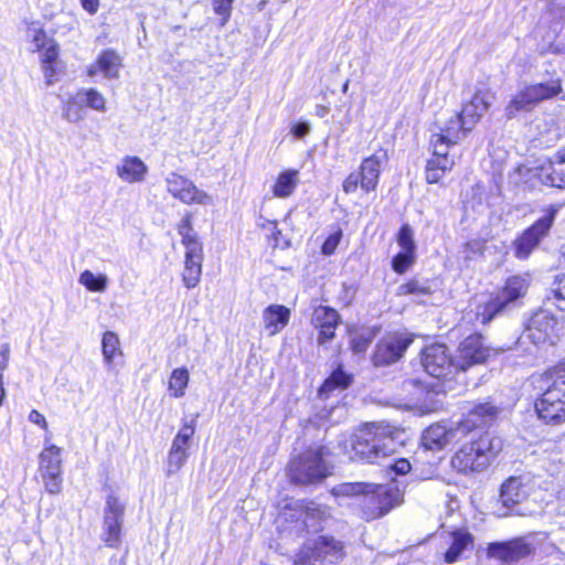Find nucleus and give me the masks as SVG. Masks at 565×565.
<instances>
[{
	"label": "nucleus",
	"instance_id": "1",
	"mask_svg": "<svg viewBox=\"0 0 565 565\" xmlns=\"http://www.w3.org/2000/svg\"><path fill=\"white\" fill-rule=\"evenodd\" d=\"M334 493L347 497L363 494L361 515L367 522L386 515L403 502V492L394 484L343 483L334 489Z\"/></svg>",
	"mask_w": 565,
	"mask_h": 565
},
{
	"label": "nucleus",
	"instance_id": "2",
	"mask_svg": "<svg viewBox=\"0 0 565 565\" xmlns=\"http://www.w3.org/2000/svg\"><path fill=\"white\" fill-rule=\"evenodd\" d=\"M343 450L350 459L376 462L395 451V441L388 426L369 423L343 441Z\"/></svg>",
	"mask_w": 565,
	"mask_h": 565
},
{
	"label": "nucleus",
	"instance_id": "3",
	"mask_svg": "<svg viewBox=\"0 0 565 565\" xmlns=\"http://www.w3.org/2000/svg\"><path fill=\"white\" fill-rule=\"evenodd\" d=\"M533 385L542 391L535 401V412L541 420L550 425L565 423V374L554 369L532 376Z\"/></svg>",
	"mask_w": 565,
	"mask_h": 565
},
{
	"label": "nucleus",
	"instance_id": "4",
	"mask_svg": "<svg viewBox=\"0 0 565 565\" xmlns=\"http://www.w3.org/2000/svg\"><path fill=\"white\" fill-rule=\"evenodd\" d=\"M499 451V441L488 434L465 443L452 456L451 466L460 473H472L486 470Z\"/></svg>",
	"mask_w": 565,
	"mask_h": 565
},
{
	"label": "nucleus",
	"instance_id": "5",
	"mask_svg": "<svg viewBox=\"0 0 565 565\" xmlns=\"http://www.w3.org/2000/svg\"><path fill=\"white\" fill-rule=\"evenodd\" d=\"M562 92L563 87L559 78L524 85L511 95L504 107V116L507 119H513L521 114L531 113L540 103L552 99Z\"/></svg>",
	"mask_w": 565,
	"mask_h": 565
},
{
	"label": "nucleus",
	"instance_id": "6",
	"mask_svg": "<svg viewBox=\"0 0 565 565\" xmlns=\"http://www.w3.org/2000/svg\"><path fill=\"white\" fill-rule=\"evenodd\" d=\"M530 286L527 275L511 276L507 279L504 287L495 295L478 302L476 308V320L482 324L490 322L499 312L510 303L522 298Z\"/></svg>",
	"mask_w": 565,
	"mask_h": 565
},
{
	"label": "nucleus",
	"instance_id": "7",
	"mask_svg": "<svg viewBox=\"0 0 565 565\" xmlns=\"http://www.w3.org/2000/svg\"><path fill=\"white\" fill-rule=\"evenodd\" d=\"M514 174L518 182H523L530 186L536 183L565 189V148L559 149L552 158L535 168L520 166Z\"/></svg>",
	"mask_w": 565,
	"mask_h": 565
},
{
	"label": "nucleus",
	"instance_id": "8",
	"mask_svg": "<svg viewBox=\"0 0 565 565\" xmlns=\"http://www.w3.org/2000/svg\"><path fill=\"white\" fill-rule=\"evenodd\" d=\"M326 456V448L317 446L294 458L288 467L290 480L298 484H309L327 478L330 471L324 460Z\"/></svg>",
	"mask_w": 565,
	"mask_h": 565
},
{
	"label": "nucleus",
	"instance_id": "9",
	"mask_svg": "<svg viewBox=\"0 0 565 565\" xmlns=\"http://www.w3.org/2000/svg\"><path fill=\"white\" fill-rule=\"evenodd\" d=\"M344 546L341 541L320 535L306 541L296 555L294 565H327L342 559Z\"/></svg>",
	"mask_w": 565,
	"mask_h": 565
},
{
	"label": "nucleus",
	"instance_id": "10",
	"mask_svg": "<svg viewBox=\"0 0 565 565\" xmlns=\"http://www.w3.org/2000/svg\"><path fill=\"white\" fill-rule=\"evenodd\" d=\"M52 435L44 437V447L39 455V472L50 494H58L63 483L62 448L51 443Z\"/></svg>",
	"mask_w": 565,
	"mask_h": 565
},
{
	"label": "nucleus",
	"instance_id": "11",
	"mask_svg": "<svg viewBox=\"0 0 565 565\" xmlns=\"http://www.w3.org/2000/svg\"><path fill=\"white\" fill-rule=\"evenodd\" d=\"M196 429V418L184 419L174 436L167 456L166 473L171 477L178 473L190 457V448Z\"/></svg>",
	"mask_w": 565,
	"mask_h": 565
},
{
	"label": "nucleus",
	"instance_id": "12",
	"mask_svg": "<svg viewBox=\"0 0 565 565\" xmlns=\"http://www.w3.org/2000/svg\"><path fill=\"white\" fill-rule=\"evenodd\" d=\"M167 191L180 202L191 205H212V195L199 189L190 179L177 172H170L166 179Z\"/></svg>",
	"mask_w": 565,
	"mask_h": 565
},
{
	"label": "nucleus",
	"instance_id": "13",
	"mask_svg": "<svg viewBox=\"0 0 565 565\" xmlns=\"http://www.w3.org/2000/svg\"><path fill=\"white\" fill-rule=\"evenodd\" d=\"M124 513L125 504L116 494L109 493L104 508L102 535L103 541L108 547H117L120 544Z\"/></svg>",
	"mask_w": 565,
	"mask_h": 565
},
{
	"label": "nucleus",
	"instance_id": "14",
	"mask_svg": "<svg viewBox=\"0 0 565 565\" xmlns=\"http://www.w3.org/2000/svg\"><path fill=\"white\" fill-rule=\"evenodd\" d=\"M531 492V486L527 478L523 476L510 477L500 488V499L502 508L497 511L499 516H507L510 513H520L518 507L524 502Z\"/></svg>",
	"mask_w": 565,
	"mask_h": 565
},
{
	"label": "nucleus",
	"instance_id": "15",
	"mask_svg": "<svg viewBox=\"0 0 565 565\" xmlns=\"http://www.w3.org/2000/svg\"><path fill=\"white\" fill-rule=\"evenodd\" d=\"M557 210L550 207L545 215L539 218L530 228H527L515 242V256L526 258L534 248L537 247L544 236L547 235Z\"/></svg>",
	"mask_w": 565,
	"mask_h": 565
},
{
	"label": "nucleus",
	"instance_id": "16",
	"mask_svg": "<svg viewBox=\"0 0 565 565\" xmlns=\"http://www.w3.org/2000/svg\"><path fill=\"white\" fill-rule=\"evenodd\" d=\"M413 340V335L406 332L386 334L376 345L373 354L374 364L387 365L398 361Z\"/></svg>",
	"mask_w": 565,
	"mask_h": 565
},
{
	"label": "nucleus",
	"instance_id": "17",
	"mask_svg": "<svg viewBox=\"0 0 565 565\" xmlns=\"http://www.w3.org/2000/svg\"><path fill=\"white\" fill-rule=\"evenodd\" d=\"M557 321L548 312L542 310L534 313L522 333L523 341L535 345L554 343L557 338Z\"/></svg>",
	"mask_w": 565,
	"mask_h": 565
},
{
	"label": "nucleus",
	"instance_id": "18",
	"mask_svg": "<svg viewBox=\"0 0 565 565\" xmlns=\"http://www.w3.org/2000/svg\"><path fill=\"white\" fill-rule=\"evenodd\" d=\"M422 364L425 371L436 379L447 377L458 369L456 359L451 360L444 344L435 343L424 349Z\"/></svg>",
	"mask_w": 565,
	"mask_h": 565
},
{
	"label": "nucleus",
	"instance_id": "19",
	"mask_svg": "<svg viewBox=\"0 0 565 565\" xmlns=\"http://www.w3.org/2000/svg\"><path fill=\"white\" fill-rule=\"evenodd\" d=\"M499 412V407L490 402L476 404L457 423L458 430L465 436L476 429L487 428L497 420Z\"/></svg>",
	"mask_w": 565,
	"mask_h": 565
},
{
	"label": "nucleus",
	"instance_id": "20",
	"mask_svg": "<svg viewBox=\"0 0 565 565\" xmlns=\"http://www.w3.org/2000/svg\"><path fill=\"white\" fill-rule=\"evenodd\" d=\"M471 128H467L463 119L458 115L451 116L437 131L430 136V147H437V151H444L460 142Z\"/></svg>",
	"mask_w": 565,
	"mask_h": 565
},
{
	"label": "nucleus",
	"instance_id": "21",
	"mask_svg": "<svg viewBox=\"0 0 565 565\" xmlns=\"http://www.w3.org/2000/svg\"><path fill=\"white\" fill-rule=\"evenodd\" d=\"M491 350L484 345L479 334L467 337L459 345L456 363L459 370L466 371L475 364L484 363L490 356Z\"/></svg>",
	"mask_w": 565,
	"mask_h": 565
},
{
	"label": "nucleus",
	"instance_id": "22",
	"mask_svg": "<svg viewBox=\"0 0 565 565\" xmlns=\"http://www.w3.org/2000/svg\"><path fill=\"white\" fill-rule=\"evenodd\" d=\"M494 96L489 89H478L471 99L462 105L458 115L463 119L467 128L471 130L489 110Z\"/></svg>",
	"mask_w": 565,
	"mask_h": 565
},
{
	"label": "nucleus",
	"instance_id": "23",
	"mask_svg": "<svg viewBox=\"0 0 565 565\" xmlns=\"http://www.w3.org/2000/svg\"><path fill=\"white\" fill-rule=\"evenodd\" d=\"M388 161L387 151L384 149L376 150L370 157L363 159L360 164L359 174L361 177V189L369 193L377 186L381 168Z\"/></svg>",
	"mask_w": 565,
	"mask_h": 565
},
{
	"label": "nucleus",
	"instance_id": "24",
	"mask_svg": "<svg viewBox=\"0 0 565 565\" xmlns=\"http://www.w3.org/2000/svg\"><path fill=\"white\" fill-rule=\"evenodd\" d=\"M461 434L456 426L434 424L426 428L422 435V445L428 450H440L450 443L461 438Z\"/></svg>",
	"mask_w": 565,
	"mask_h": 565
},
{
	"label": "nucleus",
	"instance_id": "25",
	"mask_svg": "<svg viewBox=\"0 0 565 565\" xmlns=\"http://www.w3.org/2000/svg\"><path fill=\"white\" fill-rule=\"evenodd\" d=\"M148 171L146 162L141 158L131 154L124 156L115 167L116 175L122 182L129 184L142 183Z\"/></svg>",
	"mask_w": 565,
	"mask_h": 565
},
{
	"label": "nucleus",
	"instance_id": "26",
	"mask_svg": "<svg viewBox=\"0 0 565 565\" xmlns=\"http://www.w3.org/2000/svg\"><path fill=\"white\" fill-rule=\"evenodd\" d=\"M531 553V544L523 540H514L507 543H491L488 547V555L502 562H515Z\"/></svg>",
	"mask_w": 565,
	"mask_h": 565
},
{
	"label": "nucleus",
	"instance_id": "27",
	"mask_svg": "<svg viewBox=\"0 0 565 565\" xmlns=\"http://www.w3.org/2000/svg\"><path fill=\"white\" fill-rule=\"evenodd\" d=\"M339 320V313L330 307L319 306L315 309L312 323L320 330L317 340L319 344H326L328 341L333 339Z\"/></svg>",
	"mask_w": 565,
	"mask_h": 565
},
{
	"label": "nucleus",
	"instance_id": "28",
	"mask_svg": "<svg viewBox=\"0 0 565 565\" xmlns=\"http://www.w3.org/2000/svg\"><path fill=\"white\" fill-rule=\"evenodd\" d=\"M121 57L111 49L104 50L99 53L96 61L87 66V75L93 77L97 73H102L107 79L119 77L121 68Z\"/></svg>",
	"mask_w": 565,
	"mask_h": 565
},
{
	"label": "nucleus",
	"instance_id": "29",
	"mask_svg": "<svg viewBox=\"0 0 565 565\" xmlns=\"http://www.w3.org/2000/svg\"><path fill=\"white\" fill-rule=\"evenodd\" d=\"M178 233L185 248L184 258H203V246L192 225L191 214H186L178 224Z\"/></svg>",
	"mask_w": 565,
	"mask_h": 565
},
{
	"label": "nucleus",
	"instance_id": "30",
	"mask_svg": "<svg viewBox=\"0 0 565 565\" xmlns=\"http://www.w3.org/2000/svg\"><path fill=\"white\" fill-rule=\"evenodd\" d=\"M290 310L282 305H269L263 311L262 319L269 337L278 334L290 320Z\"/></svg>",
	"mask_w": 565,
	"mask_h": 565
},
{
	"label": "nucleus",
	"instance_id": "31",
	"mask_svg": "<svg viewBox=\"0 0 565 565\" xmlns=\"http://www.w3.org/2000/svg\"><path fill=\"white\" fill-rule=\"evenodd\" d=\"M433 156L426 164V180L428 183H437L446 172L450 171L455 161L448 157V149L437 151V147H431Z\"/></svg>",
	"mask_w": 565,
	"mask_h": 565
},
{
	"label": "nucleus",
	"instance_id": "32",
	"mask_svg": "<svg viewBox=\"0 0 565 565\" xmlns=\"http://www.w3.org/2000/svg\"><path fill=\"white\" fill-rule=\"evenodd\" d=\"M330 515V511L326 505L309 502L302 512V523L307 531L318 532L322 530Z\"/></svg>",
	"mask_w": 565,
	"mask_h": 565
},
{
	"label": "nucleus",
	"instance_id": "33",
	"mask_svg": "<svg viewBox=\"0 0 565 565\" xmlns=\"http://www.w3.org/2000/svg\"><path fill=\"white\" fill-rule=\"evenodd\" d=\"M299 183V171L288 169L280 172L271 186V192L275 198L286 199L289 198L296 190Z\"/></svg>",
	"mask_w": 565,
	"mask_h": 565
},
{
	"label": "nucleus",
	"instance_id": "34",
	"mask_svg": "<svg viewBox=\"0 0 565 565\" xmlns=\"http://www.w3.org/2000/svg\"><path fill=\"white\" fill-rule=\"evenodd\" d=\"M561 31V22H555L550 26L539 44L541 53H565V41L562 39Z\"/></svg>",
	"mask_w": 565,
	"mask_h": 565
},
{
	"label": "nucleus",
	"instance_id": "35",
	"mask_svg": "<svg viewBox=\"0 0 565 565\" xmlns=\"http://www.w3.org/2000/svg\"><path fill=\"white\" fill-rule=\"evenodd\" d=\"M78 92L68 95L62 106V117L70 124H78L86 118V109Z\"/></svg>",
	"mask_w": 565,
	"mask_h": 565
},
{
	"label": "nucleus",
	"instance_id": "36",
	"mask_svg": "<svg viewBox=\"0 0 565 565\" xmlns=\"http://www.w3.org/2000/svg\"><path fill=\"white\" fill-rule=\"evenodd\" d=\"M26 35L33 46V50L41 54L46 51L51 44L58 49L55 40L46 35V32L39 22H32L29 24Z\"/></svg>",
	"mask_w": 565,
	"mask_h": 565
},
{
	"label": "nucleus",
	"instance_id": "37",
	"mask_svg": "<svg viewBox=\"0 0 565 565\" xmlns=\"http://www.w3.org/2000/svg\"><path fill=\"white\" fill-rule=\"evenodd\" d=\"M351 384V376L343 372L342 367H338L324 381L319 388V397L328 398V396L335 390H344Z\"/></svg>",
	"mask_w": 565,
	"mask_h": 565
},
{
	"label": "nucleus",
	"instance_id": "38",
	"mask_svg": "<svg viewBox=\"0 0 565 565\" xmlns=\"http://www.w3.org/2000/svg\"><path fill=\"white\" fill-rule=\"evenodd\" d=\"M190 382V374L185 367L172 370L168 381V392L173 398H181L185 395Z\"/></svg>",
	"mask_w": 565,
	"mask_h": 565
},
{
	"label": "nucleus",
	"instance_id": "39",
	"mask_svg": "<svg viewBox=\"0 0 565 565\" xmlns=\"http://www.w3.org/2000/svg\"><path fill=\"white\" fill-rule=\"evenodd\" d=\"M472 544V536L462 531L454 532L451 534V545L445 553V561L447 563H455L459 559L460 555Z\"/></svg>",
	"mask_w": 565,
	"mask_h": 565
},
{
	"label": "nucleus",
	"instance_id": "40",
	"mask_svg": "<svg viewBox=\"0 0 565 565\" xmlns=\"http://www.w3.org/2000/svg\"><path fill=\"white\" fill-rule=\"evenodd\" d=\"M102 352L104 362L108 367H111L116 356L122 355L120 348V340L117 333L113 331H106L102 339Z\"/></svg>",
	"mask_w": 565,
	"mask_h": 565
},
{
	"label": "nucleus",
	"instance_id": "41",
	"mask_svg": "<svg viewBox=\"0 0 565 565\" xmlns=\"http://www.w3.org/2000/svg\"><path fill=\"white\" fill-rule=\"evenodd\" d=\"M203 258H184L182 281L188 289L196 287L201 280Z\"/></svg>",
	"mask_w": 565,
	"mask_h": 565
},
{
	"label": "nucleus",
	"instance_id": "42",
	"mask_svg": "<svg viewBox=\"0 0 565 565\" xmlns=\"http://www.w3.org/2000/svg\"><path fill=\"white\" fill-rule=\"evenodd\" d=\"M77 92L79 94V98L83 99L85 107L98 113H105L107 110L106 98L96 88H81Z\"/></svg>",
	"mask_w": 565,
	"mask_h": 565
},
{
	"label": "nucleus",
	"instance_id": "43",
	"mask_svg": "<svg viewBox=\"0 0 565 565\" xmlns=\"http://www.w3.org/2000/svg\"><path fill=\"white\" fill-rule=\"evenodd\" d=\"M78 282L89 291L104 292L108 286V277L106 274L96 275L86 269L79 275Z\"/></svg>",
	"mask_w": 565,
	"mask_h": 565
},
{
	"label": "nucleus",
	"instance_id": "44",
	"mask_svg": "<svg viewBox=\"0 0 565 565\" xmlns=\"http://www.w3.org/2000/svg\"><path fill=\"white\" fill-rule=\"evenodd\" d=\"M58 57V49L54 45H50V47L41 54V63L42 71L47 85H51L55 81L56 70L55 63Z\"/></svg>",
	"mask_w": 565,
	"mask_h": 565
},
{
	"label": "nucleus",
	"instance_id": "45",
	"mask_svg": "<svg viewBox=\"0 0 565 565\" xmlns=\"http://www.w3.org/2000/svg\"><path fill=\"white\" fill-rule=\"evenodd\" d=\"M414 257L415 253L402 250L393 258V269L398 274L405 273L408 269V267L413 264Z\"/></svg>",
	"mask_w": 565,
	"mask_h": 565
},
{
	"label": "nucleus",
	"instance_id": "46",
	"mask_svg": "<svg viewBox=\"0 0 565 565\" xmlns=\"http://www.w3.org/2000/svg\"><path fill=\"white\" fill-rule=\"evenodd\" d=\"M397 243L402 250L415 253L413 231L408 225H403L402 228L399 230Z\"/></svg>",
	"mask_w": 565,
	"mask_h": 565
},
{
	"label": "nucleus",
	"instance_id": "47",
	"mask_svg": "<svg viewBox=\"0 0 565 565\" xmlns=\"http://www.w3.org/2000/svg\"><path fill=\"white\" fill-rule=\"evenodd\" d=\"M342 238V231L338 228L333 233H331L324 243L322 244L321 252L323 255L330 256L332 255L337 247L339 246Z\"/></svg>",
	"mask_w": 565,
	"mask_h": 565
},
{
	"label": "nucleus",
	"instance_id": "48",
	"mask_svg": "<svg viewBox=\"0 0 565 565\" xmlns=\"http://www.w3.org/2000/svg\"><path fill=\"white\" fill-rule=\"evenodd\" d=\"M258 226L268 233V236L271 237L274 242V246H278L280 244L281 232L278 230L275 221L260 218Z\"/></svg>",
	"mask_w": 565,
	"mask_h": 565
},
{
	"label": "nucleus",
	"instance_id": "49",
	"mask_svg": "<svg viewBox=\"0 0 565 565\" xmlns=\"http://www.w3.org/2000/svg\"><path fill=\"white\" fill-rule=\"evenodd\" d=\"M234 0H213V10L222 18V25H224L232 11Z\"/></svg>",
	"mask_w": 565,
	"mask_h": 565
},
{
	"label": "nucleus",
	"instance_id": "50",
	"mask_svg": "<svg viewBox=\"0 0 565 565\" xmlns=\"http://www.w3.org/2000/svg\"><path fill=\"white\" fill-rule=\"evenodd\" d=\"M371 343V337L356 333L351 339V349L355 354H363Z\"/></svg>",
	"mask_w": 565,
	"mask_h": 565
},
{
	"label": "nucleus",
	"instance_id": "51",
	"mask_svg": "<svg viewBox=\"0 0 565 565\" xmlns=\"http://www.w3.org/2000/svg\"><path fill=\"white\" fill-rule=\"evenodd\" d=\"M361 186V177L359 172L350 173L347 179L343 181V191L345 193H353Z\"/></svg>",
	"mask_w": 565,
	"mask_h": 565
},
{
	"label": "nucleus",
	"instance_id": "52",
	"mask_svg": "<svg viewBox=\"0 0 565 565\" xmlns=\"http://www.w3.org/2000/svg\"><path fill=\"white\" fill-rule=\"evenodd\" d=\"M390 467L396 475L399 476L408 473L412 468L409 461L404 458L395 460L394 463H392Z\"/></svg>",
	"mask_w": 565,
	"mask_h": 565
},
{
	"label": "nucleus",
	"instance_id": "53",
	"mask_svg": "<svg viewBox=\"0 0 565 565\" xmlns=\"http://www.w3.org/2000/svg\"><path fill=\"white\" fill-rule=\"evenodd\" d=\"M28 419L32 424L38 425L43 430L49 433V424H47L45 417L40 412H38L36 409H33V411L30 412V414L28 416Z\"/></svg>",
	"mask_w": 565,
	"mask_h": 565
},
{
	"label": "nucleus",
	"instance_id": "54",
	"mask_svg": "<svg viewBox=\"0 0 565 565\" xmlns=\"http://www.w3.org/2000/svg\"><path fill=\"white\" fill-rule=\"evenodd\" d=\"M554 295L558 301L557 307L561 310H565V275L559 280L557 288L554 290Z\"/></svg>",
	"mask_w": 565,
	"mask_h": 565
},
{
	"label": "nucleus",
	"instance_id": "55",
	"mask_svg": "<svg viewBox=\"0 0 565 565\" xmlns=\"http://www.w3.org/2000/svg\"><path fill=\"white\" fill-rule=\"evenodd\" d=\"M482 243L479 241H471L465 245L463 253L466 258H471L472 255L480 254L482 250Z\"/></svg>",
	"mask_w": 565,
	"mask_h": 565
},
{
	"label": "nucleus",
	"instance_id": "56",
	"mask_svg": "<svg viewBox=\"0 0 565 565\" xmlns=\"http://www.w3.org/2000/svg\"><path fill=\"white\" fill-rule=\"evenodd\" d=\"M10 359L9 344H3L0 349V379H3V372L8 366Z\"/></svg>",
	"mask_w": 565,
	"mask_h": 565
},
{
	"label": "nucleus",
	"instance_id": "57",
	"mask_svg": "<svg viewBox=\"0 0 565 565\" xmlns=\"http://www.w3.org/2000/svg\"><path fill=\"white\" fill-rule=\"evenodd\" d=\"M310 132V125L306 121H300L291 127V134L296 138H303Z\"/></svg>",
	"mask_w": 565,
	"mask_h": 565
},
{
	"label": "nucleus",
	"instance_id": "58",
	"mask_svg": "<svg viewBox=\"0 0 565 565\" xmlns=\"http://www.w3.org/2000/svg\"><path fill=\"white\" fill-rule=\"evenodd\" d=\"M416 292H423V289L416 281H409L398 287L399 295H411Z\"/></svg>",
	"mask_w": 565,
	"mask_h": 565
},
{
	"label": "nucleus",
	"instance_id": "59",
	"mask_svg": "<svg viewBox=\"0 0 565 565\" xmlns=\"http://www.w3.org/2000/svg\"><path fill=\"white\" fill-rule=\"evenodd\" d=\"M82 8L90 15H94L99 10V0H79Z\"/></svg>",
	"mask_w": 565,
	"mask_h": 565
},
{
	"label": "nucleus",
	"instance_id": "60",
	"mask_svg": "<svg viewBox=\"0 0 565 565\" xmlns=\"http://www.w3.org/2000/svg\"><path fill=\"white\" fill-rule=\"evenodd\" d=\"M329 109L324 106H318L317 107V115L320 117H323L328 114Z\"/></svg>",
	"mask_w": 565,
	"mask_h": 565
},
{
	"label": "nucleus",
	"instance_id": "61",
	"mask_svg": "<svg viewBox=\"0 0 565 565\" xmlns=\"http://www.w3.org/2000/svg\"><path fill=\"white\" fill-rule=\"evenodd\" d=\"M349 88V81H347L342 86V93H347Z\"/></svg>",
	"mask_w": 565,
	"mask_h": 565
}]
</instances>
